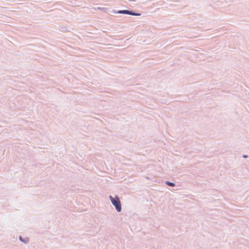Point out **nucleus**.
Here are the masks:
<instances>
[{"mask_svg":"<svg viewBox=\"0 0 249 249\" xmlns=\"http://www.w3.org/2000/svg\"><path fill=\"white\" fill-rule=\"evenodd\" d=\"M109 197L111 203L115 207L116 210L118 212H120L122 211V206L119 197L117 196H115L114 197L112 196H109Z\"/></svg>","mask_w":249,"mask_h":249,"instance_id":"obj_1","label":"nucleus"},{"mask_svg":"<svg viewBox=\"0 0 249 249\" xmlns=\"http://www.w3.org/2000/svg\"><path fill=\"white\" fill-rule=\"evenodd\" d=\"M117 13L121 14H127V15H132V16H140L141 15V14H139V13H135L134 12H132V11H129V10H119L117 12Z\"/></svg>","mask_w":249,"mask_h":249,"instance_id":"obj_2","label":"nucleus"},{"mask_svg":"<svg viewBox=\"0 0 249 249\" xmlns=\"http://www.w3.org/2000/svg\"><path fill=\"white\" fill-rule=\"evenodd\" d=\"M19 240L21 242H23L24 243V244H27L29 243V240L28 238H26V239H23L21 236H19Z\"/></svg>","mask_w":249,"mask_h":249,"instance_id":"obj_3","label":"nucleus"},{"mask_svg":"<svg viewBox=\"0 0 249 249\" xmlns=\"http://www.w3.org/2000/svg\"><path fill=\"white\" fill-rule=\"evenodd\" d=\"M165 183L169 186L174 187L175 186V184L174 183L168 181H165Z\"/></svg>","mask_w":249,"mask_h":249,"instance_id":"obj_4","label":"nucleus"},{"mask_svg":"<svg viewBox=\"0 0 249 249\" xmlns=\"http://www.w3.org/2000/svg\"><path fill=\"white\" fill-rule=\"evenodd\" d=\"M243 157L244 158H248V156L245 155H243Z\"/></svg>","mask_w":249,"mask_h":249,"instance_id":"obj_5","label":"nucleus"},{"mask_svg":"<svg viewBox=\"0 0 249 249\" xmlns=\"http://www.w3.org/2000/svg\"><path fill=\"white\" fill-rule=\"evenodd\" d=\"M98 9H99L102 10V9H104V8H99Z\"/></svg>","mask_w":249,"mask_h":249,"instance_id":"obj_6","label":"nucleus"}]
</instances>
